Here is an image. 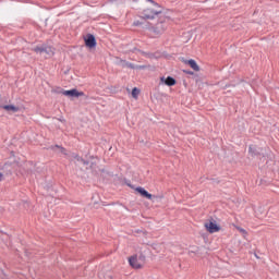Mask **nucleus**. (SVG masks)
I'll use <instances>...</instances> for the list:
<instances>
[{
	"label": "nucleus",
	"mask_w": 279,
	"mask_h": 279,
	"mask_svg": "<svg viewBox=\"0 0 279 279\" xmlns=\"http://www.w3.org/2000/svg\"><path fill=\"white\" fill-rule=\"evenodd\" d=\"M90 169L96 175H101V178H106V173H108L105 169H99V160L97 159L90 162Z\"/></svg>",
	"instance_id": "nucleus-5"
},
{
	"label": "nucleus",
	"mask_w": 279,
	"mask_h": 279,
	"mask_svg": "<svg viewBox=\"0 0 279 279\" xmlns=\"http://www.w3.org/2000/svg\"><path fill=\"white\" fill-rule=\"evenodd\" d=\"M84 40L85 47H87L88 49H95V47H97V39H95V36L93 34H87Z\"/></svg>",
	"instance_id": "nucleus-6"
},
{
	"label": "nucleus",
	"mask_w": 279,
	"mask_h": 279,
	"mask_svg": "<svg viewBox=\"0 0 279 279\" xmlns=\"http://www.w3.org/2000/svg\"><path fill=\"white\" fill-rule=\"evenodd\" d=\"M238 230L240 232H242V234H247V231H245V229L241 228V227H238Z\"/></svg>",
	"instance_id": "nucleus-22"
},
{
	"label": "nucleus",
	"mask_w": 279,
	"mask_h": 279,
	"mask_svg": "<svg viewBox=\"0 0 279 279\" xmlns=\"http://www.w3.org/2000/svg\"><path fill=\"white\" fill-rule=\"evenodd\" d=\"M184 73H186V75H193V72L191 71H184Z\"/></svg>",
	"instance_id": "nucleus-23"
},
{
	"label": "nucleus",
	"mask_w": 279,
	"mask_h": 279,
	"mask_svg": "<svg viewBox=\"0 0 279 279\" xmlns=\"http://www.w3.org/2000/svg\"><path fill=\"white\" fill-rule=\"evenodd\" d=\"M74 160H75L76 162H83V165H89L88 161L84 160V159H83L82 157H80L78 155H75V156H74Z\"/></svg>",
	"instance_id": "nucleus-17"
},
{
	"label": "nucleus",
	"mask_w": 279,
	"mask_h": 279,
	"mask_svg": "<svg viewBox=\"0 0 279 279\" xmlns=\"http://www.w3.org/2000/svg\"><path fill=\"white\" fill-rule=\"evenodd\" d=\"M136 69L138 70L149 69V65H136Z\"/></svg>",
	"instance_id": "nucleus-19"
},
{
	"label": "nucleus",
	"mask_w": 279,
	"mask_h": 279,
	"mask_svg": "<svg viewBox=\"0 0 279 279\" xmlns=\"http://www.w3.org/2000/svg\"><path fill=\"white\" fill-rule=\"evenodd\" d=\"M44 53L46 54V58H52V56L56 53V50L49 46H44Z\"/></svg>",
	"instance_id": "nucleus-12"
},
{
	"label": "nucleus",
	"mask_w": 279,
	"mask_h": 279,
	"mask_svg": "<svg viewBox=\"0 0 279 279\" xmlns=\"http://www.w3.org/2000/svg\"><path fill=\"white\" fill-rule=\"evenodd\" d=\"M146 257L143 254V251H140V255L135 254L129 257V264L133 269H143L145 267Z\"/></svg>",
	"instance_id": "nucleus-3"
},
{
	"label": "nucleus",
	"mask_w": 279,
	"mask_h": 279,
	"mask_svg": "<svg viewBox=\"0 0 279 279\" xmlns=\"http://www.w3.org/2000/svg\"><path fill=\"white\" fill-rule=\"evenodd\" d=\"M62 95L65 97H84V92H77V89L63 90Z\"/></svg>",
	"instance_id": "nucleus-8"
},
{
	"label": "nucleus",
	"mask_w": 279,
	"mask_h": 279,
	"mask_svg": "<svg viewBox=\"0 0 279 279\" xmlns=\"http://www.w3.org/2000/svg\"><path fill=\"white\" fill-rule=\"evenodd\" d=\"M142 233L144 234V236H147V231H142Z\"/></svg>",
	"instance_id": "nucleus-25"
},
{
	"label": "nucleus",
	"mask_w": 279,
	"mask_h": 279,
	"mask_svg": "<svg viewBox=\"0 0 279 279\" xmlns=\"http://www.w3.org/2000/svg\"><path fill=\"white\" fill-rule=\"evenodd\" d=\"M50 149H52V151H57L58 154H63L64 156H66V149L62 146L54 145L51 146Z\"/></svg>",
	"instance_id": "nucleus-13"
},
{
	"label": "nucleus",
	"mask_w": 279,
	"mask_h": 279,
	"mask_svg": "<svg viewBox=\"0 0 279 279\" xmlns=\"http://www.w3.org/2000/svg\"><path fill=\"white\" fill-rule=\"evenodd\" d=\"M136 193H140L142 197H145L146 199H149L150 202H156V199H163V195H153L149 194V192L146 191L145 187H136L135 189Z\"/></svg>",
	"instance_id": "nucleus-4"
},
{
	"label": "nucleus",
	"mask_w": 279,
	"mask_h": 279,
	"mask_svg": "<svg viewBox=\"0 0 279 279\" xmlns=\"http://www.w3.org/2000/svg\"><path fill=\"white\" fill-rule=\"evenodd\" d=\"M155 20L157 22L151 24V26L148 27V31L150 32L153 38H158V36H162L163 32H167V23H169V16L163 13Z\"/></svg>",
	"instance_id": "nucleus-1"
},
{
	"label": "nucleus",
	"mask_w": 279,
	"mask_h": 279,
	"mask_svg": "<svg viewBox=\"0 0 279 279\" xmlns=\"http://www.w3.org/2000/svg\"><path fill=\"white\" fill-rule=\"evenodd\" d=\"M133 25H134V27H138V25H143V22H141V21H135V22L133 23Z\"/></svg>",
	"instance_id": "nucleus-20"
},
{
	"label": "nucleus",
	"mask_w": 279,
	"mask_h": 279,
	"mask_svg": "<svg viewBox=\"0 0 279 279\" xmlns=\"http://www.w3.org/2000/svg\"><path fill=\"white\" fill-rule=\"evenodd\" d=\"M138 95H141V89L134 87V88L132 89V98H133V99H138Z\"/></svg>",
	"instance_id": "nucleus-14"
},
{
	"label": "nucleus",
	"mask_w": 279,
	"mask_h": 279,
	"mask_svg": "<svg viewBox=\"0 0 279 279\" xmlns=\"http://www.w3.org/2000/svg\"><path fill=\"white\" fill-rule=\"evenodd\" d=\"M205 228L209 234H215V232H219V230H221V227L213 221L206 222Z\"/></svg>",
	"instance_id": "nucleus-7"
},
{
	"label": "nucleus",
	"mask_w": 279,
	"mask_h": 279,
	"mask_svg": "<svg viewBox=\"0 0 279 279\" xmlns=\"http://www.w3.org/2000/svg\"><path fill=\"white\" fill-rule=\"evenodd\" d=\"M184 64H187L189 66H191V69H193V71L198 72L199 71V65L197 64V62L193 59L190 60H184L183 61Z\"/></svg>",
	"instance_id": "nucleus-11"
},
{
	"label": "nucleus",
	"mask_w": 279,
	"mask_h": 279,
	"mask_svg": "<svg viewBox=\"0 0 279 279\" xmlns=\"http://www.w3.org/2000/svg\"><path fill=\"white\" fill-rule=\"evenodd\" d=\"M26 167H31V169H34L36 167V165H34V162H27Z\"/></svg>",
	"instance_id": "nucleus-21"
},
{
	"label": "nucleus",
	"mask_w": 279,
	"mask_h": 279,
	"mask_svg": "<svg viewBox=\"0 0 279 279\" xmlns=\"http://www.w3.org/2000/svg\"><path fill=\"white\" fill-rule=\"evenodd\" d=\"M134 2H136V0H133Z\"/></svg>",
	"instance_id": "nucleus-26"
},
{
	"label": "nucleus",
	"mask_w": 279,
	"mask_h": 279,
	"mask_svg": "<svg viewBox=\"0 0 279 279\" xmlns=\"http://www.w3.org/2000/svg\"><path fill=\"white\" fill-rule=\"evenodd\" d=\"M33 51H34L35 53L43 54L44 51H45V46H37V47L33 48Z\"/></svg>",
	"instance_id": "nucleus-15"
},
{
	"label": "nucleus",
	"mask_w": 279,
	"mask_h": 279,
	"mask_svg": "<svg viewBox=\"0 0 279 279\" xmlns=\"http://www.w3.org/2000/svg\"><path fill=\"white\" fill-rule=\"evenodd\" d=\"M160 84H166V86H175L177 81L171 76H168V77L161 76Z\"/></svg>",
	"instance_id": "nucleus-9"
},
{
	"label": "nucleus",
	"mask_w": 279,
	"mask_h": 279,
	"mask_svg": "<svg viewBox=\"0 0 279 279\" xmlns=\"http://www.w3.org/2000/svg\"><path fill=\"white\" fill-rule=\"evenodd\" d=\"M2 109L5 110V112H19V110H21V107L19 106H14V105H4L2 106Z\"/></svg>",
	"instance_id": "nucleus-10"
},
{
	"label": "nucleus",
	"mask_w": 279,
	"mask_h": 279,
	"mask_svg": "<svg viewBox=\"0 0 279 279\" xmlns=\"http://www.w3.org/2000/svg\"><path fill=\"white\" fill-rule=\"evenodd\" d=\"M145 245H150L153 250H157L158 252H160V247H162V244H149V242H145Z\"/></svg>",
	"instance_id": "nucleus-16"
},
{
	"label": "nucleus",
	"mask_w": 279,
	"mask_h": 279,
	"mask_svg": "<svg viewBox=\"0 0 279 279\" xmlns=\"http://www.w3.org/2000/svg\"><path fill=\"white\" fill-rule=\"evenodd\" d=\"M3 180V173L0 172V182Z\"/></svg>",
	"instance_id": "nucleus-24"
},
{
	"label": "nucleus",
	"mask_w": 279,
	"mask_h": 279,
	"mask_svg": "<svg viewBox=\"0 0 279 279\" xmlns=\"http://www.w3.org/2000/svg\"><path fill=\"white\" fill-rule=\"evenodd\" d=\"M125 66H128V69H136V65L130 62L125 63Z\"/></svg>",
	"instance_id": "nucleus-18"
},
{
	"label": "nucleus",
	"mask_w": 279,
	"mask_h": 279,
	"mask_svg": "<svg viewBox=\"0 0 279 279\" xmlns=\"http://www.w3.org/2000/svg\"><path fill=\"white\" fill-rule=\"evenodd\" d=\"M150 1V3L145 8V10L142 12V15H140V19H143L144 21H156L158 16L162 13V9H160V5L158 3Z\"/></svg>",
	"instance_id": "nucleus-2"
}]
</instances>
